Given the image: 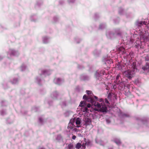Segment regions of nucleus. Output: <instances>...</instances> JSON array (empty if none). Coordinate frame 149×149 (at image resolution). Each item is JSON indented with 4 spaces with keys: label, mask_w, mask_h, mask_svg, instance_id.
<instances>
[{
    "label": "nucleus",
    "mask_w": 149,
    "mask_h": 149,
    "mask_svg": "<svg viewBox=\"0 0 149 149\" xmlns=\"http://www.w3.org/2000/svg\"><path fill=\"white\" fill-rule=\"evenodd\" d=\"M127 64L130 69L125 71L124 74L128 79L131 80L133 77L132 75L136 70V63L132 60H129Z\"/></svg>",
    "instance_id": "nucleus-1"
},
{
    "label": "nucleus",
    "mask_w": 149,
    "mask_h": 149,
    "mask_svg": "<svg viewBox=\"0 0 149 149\" xmlns=\"http://www.w3.org/2000/svg\"><path fill=\"white\" fill-rule=\"evenodd\" d=\"M85 101L86 103V102H90L93 105L97 107V108L95 109V111L103 113L104 114L108 112V110L105 106L102 105L99 102H96L94 99L91 97H88L86 101Z\"/></svg>",
    "instance_id": "nucleus-2"
},
{
    "label": "nucleus",
    "mask_w": 149,
    "mask_h": 149,
    "mask_svg": "<svg viewBox=\"0 0 149 149\" xmlns=\"http://www.w3.org/2000/svg\"><path fill=\"white\" fill-rule=\"evenodd\" d=\"M39 74L35 78V82L39 85H41L43 78L49 75L51 73L50 71L46 70H40L38 71Z\"/></svg>",
    "instance_id": "nucleus-3"
},
{
    "label": "nucleus",
    "mask_w": 149,
    "mask_h": 149,
    "mask_svg": "<svg viewBox=\"0 0 149 149\" xmlns=\"http://www.w3.org/2000/svg\"><path fill=\"white\" fill-rule=\"evenodd\" d=\"M122 31L119 29H114L112 31H107L106 33L107 37L109 39L120 38L122 36Z\"/></svg>",
    "instance_id": "nucleus-4"
},
{
    "label": "nucleus",
    "mask_w": 149,
    "mask_h": 149,
    "mask_svg": "<svg viewBox=\"0 0 149 149\" xmlns=\"http://www.w3.org/2000/svg\"><path fill=\"white\" fill-rule=\"evenodd\" d=\"M79 107H81V110L83 112L88 113V110L87 107H90L91 105L90 104H88L84 101H82L80 102Z\"/></svg>",
    "instance_id": "nucleus-5"
},
{
    "label": "nucleus",
    "mask_w": 149,
    "mask_h": 149,
    "mask_svg": "<svg viewBox=\"0 0 149 149\" xmlns=\"http://www.w3.org/2000/svg\"><path fill=\"white\" fill-rule=\"evenodd\" d=\"M136 119L138 123H140L145 127H149V121L147 118L136 117Z\"/></svg>",
    "instance_id": "nucleus-6"
},
{
    "label": "nucleus",
    "mask_w": 149,
    "mask_h": 149,
    "mask_svg": "<svg viewBox=\"0 0 149 149\" xmlns=\"http://www.w3.org/2000/svg\"><path fill=\"white\" fill-rule=\"evenodd\" d=\"M19 54L18 52L13 49H10L7 53V56L8 58L10 56H17Z\"/></svg>",
    "instance_id": "nucleus-7"
},
{
    "label": "nucleus",
    "mask_w": 149,
    "mask_h": 149,
    "mask_svg": "<svg viewBox=\"0 0 149 149\" xmlns=\"http://www.w3.org/2000/svg\"><path fill=\"white\" fill-rule=\"evenodd\" d=\"M118 51L119 52V54L122 55L124 59H126L128 57V55L126 52L125 49L123 47H120L118 48Z\"/></svg>",
    "instance_id": "nucleus-8"
},
{
    "label": "nucleus",
    "mask_w": 149,
    "mask_h": 149,
    "mask_svg": "<svg viewBox=\"0 0 149 149\" xmlns=\"http://www.w3.org/2000/svg\"><path fill=\"white\" fill-rule=\"evenodd\" d=\"M53 81L55 84L61 85L64 82V80L63 78H56L54 79Z\"/></svg>",
    "instance_id": "nucleus-9"
},
{
    "label": "nucleus",
    "mask_w": 149,
    "mask_h": 149,
    "mask_svg": "<svg viewBox=\"0 0 149 149\" xmlns=\"http://www.w3.org/2000/svg\"><path fill=\"white\" fill-rule=\"evenodd\" d=\"M103 62L105 64H111L113 63L112 60L110 57H104L102 60Z\"/></svg>",
    "instance_id": "nucleus-10"
},
{
    "label": "nucleus",
    "mask_w": 149,
    "mask_h": 149,
    "mask_svg": "<svg viewBox=\"0 0 149 149\" xmlns=\"http://www.w3.org/2000/svg\"><path fill=\"white\" fill-rule=\"evenodd\" d=\"M147 23L145 21H139L137 20L135 22V25L139 28L143 25H146Z\"/></svg>",
    "instance_id": "nucleus-11"
},
{
    "label": "nucleus",
    "mask_w": 149,
    "mask_h": 149,
    "mask_svg": "<svg viewBox=\"0 0 149 149\" xmlns=\"http://www.w3.org/2000/svg\"><path fill=\"white\" fill-rule=\"evenodd\" d=\"M148 36L149 37H148L147 35L145 34H141L140 36V43L145 41L148 40L149 38V35Z\"/></svg>",
    "instance_id": "nucleus-12"
},
{
    "label": "nucleus",
    "mask_w": 149,
    "mask_h": 149,
    "mask_svg": "<svg viewBox=\"0 0 149 149\" xmlns=\"http://www.w3.org/2000/svg\"><path fill=\"white\" fill-rule=\"evenodd\" d=\"M80 79L82 81H88L90 79V77L86 74H83L80 76Z\"/></svg>",
    "instance_id": "nucleus-13"
},
{
    "label": "nucleus",
    "mask_w": 149,
    "mask_h": 149,
    "mask_svg": "<svg viewBox=\"0 0 149 149\" xmlns=\"http://www.w3.org/2000/svg\"><path fill=\"white\" fill-rule=\"evenodd\" d=\"M119 116V117L122 118H126L130 117V116L129 113H125L123 112H120Z\"/></svg>",
    "instance_id": "nucleus-14"
},
{
    "label": "nucleus",
    "mask_w": 149,
    "mask_h": 149,
    "mask_svg": "<svg viewBox=\"0 0 149 149\" xmlns=\"http://www.w3.org/2000/svg\"><path fill=\"white\" fill-rule=\"evenodd\" d=\"M100 72V70H97L95 73V77L97 81L100 80L101 79L102 75Z\"/></svg>",
    "instance_id": "nucleus-15"
},
{
    "label": "nucleus",
    "mask_w": 149,
    "mask_h": 149,
    "mask_svg": "<svg viewBox=\"0 0 149 149\" xmlns=\"http://www.w3.org/2000/svg\"><path fill=\"white\" fill-rule=\"evenodd\" d=\"M59 93L56 91L53 92L51 95V98L53 100L57 99Z\"/></svg>",
    "instance_id": "nucleus-16"
},
{
    "label": "nucleus",
    "mask_w": 149,
    "mask_h": 149,
    "mask_svg": "<svg viewBox=\"0 0 149 149\" xmlns=\"http://www.w3.org/2000/svg\"><path fill=\"white\" fill-rule=\"evenodd\" d=\"M95 143L98 144H100V145L104 146L106 144L101 139H98L97 138H96L95 139Z\"/></svg>",
    "instance_id": "nucleus-17"
},
{
    "label": "nucleus",
    "mask_w": 149,
    "mask_h": 149,
    "mask_svg": "<svg viewBox=\"0 0 149 149\" xmlns=\"http://www.w3.org/2000/svg\"><path fill=\"white\" fill-rule=\"evenodd\" d=\"M85 123L84 125L86 126L89 125L91 124V120L90 118H85L84 120Z\"/></svg>",
    "instance_id": "nucleus-18"
},
{
    "label": "nucleus",
    "mask_w": 149,
    "mask_h": 149,
    "mask_svg": "<svg viewBox=\"0 0 149 149\" xmlns=\"http://www.w3.org/2000/svg\"><path fill=\"white\" fill-rule=\"evenodd\" d=\"M101 51L100 50H95L93 52V54L95 57L99 56L101 54Z\"/></svg>",
    "instance_id": "nucleus-19"
},
{
    "label": "nucleus",
    "mask_w": 149,
    "mask_h": 149,
    "mask_svg": "<svg viewBox=\"0 0 149 149\" xmlns=\"http://www.w3.org/2000/svg\"><path fill=\"white\" fill-rule=\"evenodd\" d=\"M19 81V78H14L12 80H10V82L13 84H18Z\"/></svg>",
    "instance_id": "nucleus-20"
},
{
    "label": "nucleus",
    "mask_w": 149,
    "mask_h": 149,
    "mask_svg": "<svg viewBox=\"0 0 149 149\" xmlns=\"http://www.w3.org/2000/svg\"><path fill=\"white\" fill-rule=\"evenodd\" d=\"M42 41L44 43H47L49 42L50 38L47 36H44L42 38Z\"/></svg>",
    "instance_id": "nucleus-21"
},
{
    "label": "nucleus",
    "mask_w": 149,
    "mask_h": 149,
    "mask_svg": "<svg viewBox=\"0 0 149 149\" xmlns=\"http://www.w3.org/2000/svg\"><path fill=\"white\" fill-rule=\"evenodd\" d=\"M113 141L118 146H119L121 144V142L119 138H115L113 139Z\"/></svg>",
    "instance_id": "nucleus-22"
},
{
    "label": "nucleus",
    "mask_w": 149,
    "mask_h": 149,
    "mask_svg": "<svg viewBox=\"0 0 149 149\" xmlns=\"http://www.w3.org/2000/svg\"><path fill=\"white\" fill-rule=\"evenodd\" d=\"M113 97L116 98V95H115V93L112 92H109L108 94L107 98L109 100H111V98Z\"/></svg>",
    "instance_id": "nucleus-23"
},
{
    "label": "nucleus",
    "mask_w": 149,
    "mask_h": 149,
    "mask_svg": "<svg viewBox=\"0 0 149 149\" xmlns=\"http://www.w3.org/2000/svg\"><path fill=\"white\" fill-rule=\"evenodd\" d=\"M118 13L120 15H123L126 14V11L122 7L119 8Z\"/></svg>",
    "instance_id": "nucleus-24"
},
{
    "label": "nucleus",
    "mask_w": 149,
    "mask_h": 149,
    "mask_svg": "<svg viewBox=\"0 0 149 149\" xmlns=\"http://www.w3.org/2000/svg\"><path fill=\"white\" fill-rule=\"evenodd\" d=\"M142 69L144 71H146L149 72V64L148 63H146L145 66L142 67Z\"/></svg>",
    "instance_id": "nucleus-25"
},
{
    "label": "nucleus",
    "mask_w": 149,
    "mask_h": 149,
    "mask_svg": "<svg viewBox=\"0 0 149 149\" xmlns=\"http://www.w3.org/2000/svg\"><path fill=\"white\" fill-rule=\"evenodd\" d=\"M99 101L100 102H101V103H100L102 105L105 106L106 108H107V110H108V107H109V106L107 105H106L104 103V101L103 99L102 98L98 99L97 101Z\"/></svg>",
    "instance_id": "nucleus-26"
},
{
    "label": "nucleus",
    "mask_w": 149,
    "mask_h": 149,
    "mask_svg": "<svg viewBox=\"0 0 149 149\" xmlns=\"http://www.w3.org/2000/svg\"><path fill=\"white\" fill-rule=\"evenodd\" d=\"M30 19L32 21L36 22L37 20L36 15L35 14H33L31 15L30 17Z\"/></svg>",
    "instance_id": "nucleus-27"
},
{
    "label": "nucleus",
    "mask_w": 149,
    "mask_h": 149,
    "mask_svg": "<svg viewBox=\"0 0 149 149\" xmlns=\"http://www.w3.org/2000/svg\"><path fill=\"white\" fill-rule=\"evenodd\" d=\"M85 145L88 146H91L92 145V143L91 141L89 139H85Z\"/></svg>",
    "instance_id": "nucleus-28"
},
{
    "label": "nucleus",
    "mask_w": 149,
    "mask_h": 149,
    "mask_svg": "<svg viewBox=\"0 0 149 149\" xmlns=\"http://www.w3.org/2000/svg\"><path fill=\"white\" fill-rule=\"evenodd\" d=\"M107 26L105 23H102L99 25V29L102 30L105 29Z\"/></svg>",
    "instance_id": "nucleus-29"
},
{
    "label": "nucleus",
    "mask_w": 149,
    "mask_h": 149,
    "mask_svg": "<svg viewBox=\"0 0 149 149\" xmlns=\"http://www.w3.org/2000/svg\"><path fill=\"white\" fill-rule=\"evenodd\" d=\"M14 121V119L10 118H9L6 120V123L8 124H11Z\"/></svg>",
    "instance_id": "nucleus-30"
},
{
    "label": "nucleus",
    "mask_w": 149,
    "mask_h": 149,
    "mask_svg": "<svg viewBox=\"0 0 149 149\" xmlns=\"http://www.w3.org/2000/svg\"><path fill=\"white\" fill-rule=\"evenodd\" d=\"M39 110V107L36 106L33 107L32 108V111L35 112L38 111Z\"/></svg>",
    "instance_id": "nucleus-31"
},
{
    "label": "nucleus",
    "mask_w": 149,
    "mask_h": 149,
    "mask_svg": "<svg viewBox=\"0 0 149 149\" xmlns=\"http://www.w3.org/2000/svg\"><path fill=\"white\" fill-rule=\"evenodd\" d=\"M81 119L79 118H77L75 120V123L76 125H79L81 123Z\"/></svg>",
    "instance_id": "nucleus-32"
},
{
    "label": "nucleus",
    "mask_w": 149,
    "mask_h": 149,
    "mask_svg": "<svg viewBox=\"0 0 149 149\" xmlns=\"http://www.w3.org/2000/svg\"><path fill=\"white\" fill-rule=\"evenodd\" d=\"M38 122L39 123L40 125H42L44 123V121L42 119V118L41 117H39L38 119Z\"/></svg>",
    "instance_id": "nucleus-33"
},
{
    "label": "nucleus",
    "mask_w": 149,
    "mask_h": 149,
    "mask_svg": "<svg viewBox=\"0 0 149 149\" xmlns=\"http://www.w3.org/2000/svg\"><path fill=\"white\" fill-rule=\"evenodd\" d=\"M124 94L127 96H129L130 95V92L129 89H127L126 91H124Z\"/></svg>",
    "instance_id": "nucleus-34"
},
{
    "label": "nucleus",
    "mask_w": 149,
    "mask_h": 149,
    "mask_svg": "<svg viewBox=\"0 0 149 149\" xmlns=\"http://www.w3.org/2000/svg\"><path fill=\"white\" fill-rule=\"evenodd\" d=\"M21 70L22 71H24L26 69V66L24 64H23L21 66Z\"/></svg>",
    "instance_id": "nucleus-35"
},
{
    "label": "nucleus",
    "mask_w": 149,
    "mask_h": 149,
    "mask_svg": "<svg viewBox=\"0 0 149 149\" xmlns=\"http://www.w3.org/2000/svg\"><path fill=\"white\" fill-rule=\"evenodd\" d=\"M66 149H73V146L72 144L70 143L69 144L67 147L65 148Z\"/></svg>",
    "instance_id": "nucleus-36"
},
{
    "label": "nucleus",
    "mask_w": 149,
    "mask_h": 149,
    "mask_svg": "<svg viewBox=\"0 0 149 149\" xmlns=\"http://www.w3.org/2000/svg\"><path fill=\"white\" fill-rule=\"evenodd\" d=\"M62 139V137L60 134L57 135L56 138V140L58 141H60Z\"/></svg>",
    "instance_id": "nucleus-37"
},
{
    "label": "nucleus",
    "mask_w": 149,
    "mask_h": 149,
    "mask_svg": "<svg viewBox=\"0 0 149 149\" xmlns=\"http://www.w3.org/2000/svg\"><path fill=\"white\" fill-rule=\"evenodd\" d=\"M0 113L1 115L4 116L6 114V111L5 109H2L0 111Z\"/></svg>",
    "instance_id": "nucleus-38"
},
{
    "label": "nucleus",
    "mask_w": 149,
    "mask_h": 149,
    "mask_svg": "<svg viewBox=\"0 0 149 149\" xmlns=\"http://www.w3.org/2000/svg\"><path fill=\"white\" fill-rule=\"evenodd\" d=\"M123 66V65L120 63H118L117 65V68L120 70L122 69Z\"/></svg>",
    "instance_id": "nucleus-39"
},
{
    "label": "nucleus",
    "mask_w": 149,
    "mask_h": 149,
    "mask_svg": "<svg viewBox=\"0 0 149 149\" xmlns=\"http://www.w3.org/2000/svg\"><path fill=\"white\" fill-rule=\"evenodd\" d=\"M43 2L41 0H38L37 1L36 3V6H40L42 4Z\"/></svg>",
    "instance_id": "nucleus-40"
},
{
    "label": "nucleus",
    "mask_w": 149,
    "mask_h": 149,
    "mask_svg": "<svg viewBox=\"0 0 149 149\" xmlns=\"http://www.w3.org/2000/svg\"><path fill=\"white\" fill-rule=\"evenodd\" d=\"M119 18L118 17H117L113 20V22L115 24H118L119 22Z\"/></svg>",
    "instance_id": "nucleus-41"
},
{
    "label": "nucleus",
    "mask_w": 149,
    "mask_h": 149,
    "mask_svg": "<svg viewBox=\"0 0 149 149\" xmlns=\"http://www.w3.org/2000/svg\"><path fill=\"white\" fill-rule=\"evenodd\" d=\"M81 40L78 38L77 37L75 38L74 41L77 43H79L80 42Z\"/></svg>",
    "instance_id": "nucleus-42"
},
{
    "label": "nucleus",
    "mask_w": 149,
    "mask_h": 149,
    "mask_svg": "<svg viewBox=\"0 0 149 149\" xmlns=\"http://www.w3.org/2000/svg\"><path fill=\"white\" fill-rule=\"evenodd\" d=\"M59 20V18L57 16H54L53 17V20L54 23L57 22Z\"/></svg>",
    "instance_id": "nucleus-43"
},
{
    "label": "nucleus",
    "mask_w": 149,
    "mask_h": 149,
    "mask_svg": "<svg viewBox=\"0 0 149 149\" xmlns=\"http://www.w3.org/2000/svg\"><path fill=\"white\" fill-rule=\"evenodd\" d=\"M81 146V144L79 142L77 143L75 146V148L77 149H79Z\"/></svg>",
    "instance_id": "nucleus-44"
},
{
    "label": "nucleus",
    "mask_w": 149,
    "mask_h": 149,
    "mask_svg": "<svg viewBox=\"0 0 149 149\" xmlns=\"http://www.w3.org/2000/svg\"><path fill=\"white\" fill-rule=\"evenodd\" d=\"M100 17V15L99 14L95 13V14L94 16V18L95 20L97 19Z\"/></svg>",
    "instance_id": "nucleus-45"
},
{
    "label": "nucleus",
    "mask_w": 149,
    "mask_h": 149,
    "mask_svg": "<svg viewBox=\"0 0 149 149\" xmlns=\"http://www.w3.org/2000/svg\"><path fill=\"white\" fill-rule=\"evenodd\" d=\"M1 105L2 106H6L7 105V102L5 101H2L1 102Z\"/></svg>",
    "instance_id": "nucleus-46"
},
{
    "label": "nucleus",
    "mask_w": 149,
    "mask_h": 149,
    "mask_svg": "<svg viewBox=\"0 0 149 149\" xmlns=\"http://www.w3.org/2000/svg\"><path fill=\"white\" fill-rule=\"evenodd\" d=\"M65 117H68L70 115V112L69 111H66L64 114Z\"/></svg>",
    "instance_id": "nucleus-47"
},
{
    "label": "nucleus",
    "mask_w": 149,
    "mask_h": 149,
    "mask_svg": "<svg viewBox=\"0 0 149 149\" xmlns=\"http://www.w3.org/2000/svg\"><path fill=\"white\" fill-rule=\"evenodd\" d=\"M58 2L59 5H63L64 4L65 1L64 0H59Z\"/></svg>",
    "instance_id": "nucleus-48"
},
{
    "label": "nucleus",
    "mask_w": 149,
    "mask_h": 149,
    "mask_svg": "<svg viewBox=\"0 0 149 149\" xmlns=\"http://www.w3.org/2000/svg\"><path fill=\"white\" fill-rule=\"evenodd\" d=\"M78 68L80 70H82L84 69V67L82 65H78L77 66Z\"/></svg>",
    "instance_id": "nucleus-49"
},
{
    "label": "nucleus",
    "mask_w": 149,
    "mask_h": 149,
    "mask_svg": "<svg viewBox=\"0 0 149 149\" xmlns=\"http://www.w3.org/2000/svg\"><path fill=\"white\" fill-rule=\"evenodd\" d=\"M104 102L106 104H108V105H107V106H109L108 105H110V103L107 98H105V99L104 101Z\"/></svg>",
    "instance_id": "nucleus-50"
},
{
    "label": "nucleus",
    "mask_w": 149,
    "mask_h": 149,
    "mask_svg": "<svg viewBox=\"0 0 149 149\" xmlns=\"http://www.w3.org/2000/svg\"><path fill=\"white\" fill-rule=\"evenodd\" d=\"M100 73L102 75H102H104L105 74H106V73L105 71V70H100Z\"/></svg>",
    "instance_id": "nucleus-51"
},
{
    "label": "nucleus",
    "mask_w": 149,
    "mask_h": 149,
    "mask_svg": "<svg viewBox=\"0 0 149 149\" xmlns=\"http://www.w3.org/2000/svg\"><path fill=\"white\" fill-rule=\"evenodd\" d=\"M53 100H49L48 101V103L49 106H51L52 104Z\"/></svg>",
    "instance_id": "nucleus-52"
},
{
    "label": "nucleus",
    "mask_w": 149,
    "mask_h": 149,
    "mask_svg": "<svg viewBox=\"0 0 149 149\" xmlns=\"http://www.w3.org/2000/svg\"><path fill=\"white\" fill-rule=\"evenodd\" d=\"M0 26L1 29L3 30L7 29V28L3 25L0 24Z\"/></svg>",
    "instance_id": "nucleus-53"
},
{
    "label": "nucleus",
    "mask_w": 149,
    "mask_h": 149,
    "mask_svg": "<svg viewBox=\"0 0 149 149\" xmlns=\"http://www.w3.org/2000/svg\"><path fill=\"white\" fill-rule=\"evenodd\" d=\"M145 58L146 61H149V54L147 55Z\"/></svg>",
    "instance_id": "nucleus-54"
},
{
    "label": "nucleus",
    "mask_w": 149,
    "mask_h": 149,
    "mask_svg": "<svg viewBox=\"0 0 149 149\" xmlns=\"http://www.w3.org/2000/svg\"><path fill=\"white\" fill-rule=\"evenodd\" d=\"M46 92V91L44 89H41L40 90V93L42 94H43Z\"/></svg>",
    "instance_id": "nucleus-55"
},
{
    "label": "nucleus",
    "mask_w": 149,
    "mask_h": 149,
    "mask_svg": "<svg viewBox=\"0 0 149 149\" xmlns=\"http://www.w3.org/2000/svg\"><path fill=\"white\" fill-rule=\"evenodd\" d=\"M88 98L86 95H84L83 96V99L84 100V101H86Z\"/></svg>",
    "instance_id": "nucleus-56"
},
{
    "label": "nucleus",
    "mask_w": 149,
    "mask_h": 149,
    "mask_svg": "<svg viewBox=\"0 0 149 149\" xmlns=\"http://www.w3.org/2000/svg\"><path fill=\"white\" fill-rule=\"evenodd\" d=\"M68 1L69 3H72L75 2V0H68Z\"/></svg>",
    "instance_id": "nucleus-57"
},
{
    "label": "nucleus",
    "mask_w": 149,
    "mask_h": 149,
    "mask_svg": "<svg viewBox=\"0 0 149 149\" xmlns=\"http://www.w3.org/2000/svg\"><path fill=\"white\" fill-rule=\"evenodd\" d=\"M139 83H140V82H139V81L138 79L135 80V81H134L135 84L137 85H139Z\"/></svg>",
    "instance_id": "nucleus-58"
},
{
    "label": "nucleus",
    "mask_w": 149,
    "mask_h": 149,
    "mask_svg": "<svg viewBox=\"0 0 149 149\" xmlns=\"http://www.w3.org/2000/svg\"><path fill=\"white\" fill-rule=\"evenodd\" d=\"M140 45L139 43V42L138 43H136V45H135L136 47V48H138L139 47H140Z\"/></svg>",
    "instance_id": "nucleus-59"
},
{
    "label": "nucleus",
    "mask_w": 149,
    "mask_h": 149,
    "mask_svg": "<svg viewBox=\"0 0 149 149\" xmlns=\"http://www.w3.org/2000/svg\"><path fill=\"white\" fill-rule=\"evenodd\" d=\"M106 123L108 124H109L111 122L110 120L108 119H106Z\"/></svg>",
    "instance_id": "nucleus-60"
},
{
    "label": "nucleus",
    "mask_w": 149,
    "mask_h": 149,
    "mask_svg": "<svg viewBox=\"0 0 149 149\" xmlns=\"http://www.w3.org/2000/svg\"><path fill=\"white\" fill-rule=\"evenodd\" d=\"M86 92L88 95H90L91 93V91H90L86 90Z\"/></svg>",
    "instance_id": "nucleus-61"
},
{
    "label": "nucleus",
    "mask_w": 149,
    "mask_h": 149,
    "mask_svg": "<svg viewBox=\"0 0 149 149\" xmlns=\"http://www.w3.org/2000/svg\"><path fill=\"white\" fill-rule=\"evenodd\" d=\"M4 57V56L2 55H0V61Z\"/></svg>",
    "instance_id": "nucleus-62"
},
{
    "label": "nucleus",
    "mask_w": 149,
    "mask_h": 149,
    "mask_svg": "<svg viewBox=\"0 0 149 149\" xmlns=\"http://www.w3.org/2000/svg\"><path fill=\"white\" fill-rule=\"evenodd\" d=\"M62 105L63 106H66V102H62Z\"/></svg>",
    "instance_id": "nucleus-63"
},
{
    "label": "nucleus",
    "mask_w": 149,
    "mask_h": 149,
    "mask_svg": "<svg viewBox=\"0 0 149 149\" xmlns=\"http://www.w3.org/2000/svg\"><path fill=\"white\" fill-rule=\"evenodd\" d=\"M86 145L85 144L84 145V144L82 145H81V146H82V148L83 149H85V148H86Z\"/></svg>",
    "instance_id": "nucleus-64"
}]
</instances>
